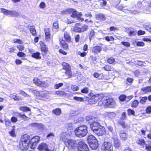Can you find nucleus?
Wrapping results in <instances>:
<instances>
[{"label": "nucleus", "mask_w": 151, "mask_h": 151, "mask_svg": "<svg viewBox=\"0 0 151 151\" xmlns=\"http://www.w3.org/2000/svg\"><path fill=\"white\" fill-rule=\"evenodd\" d=\"M9 97L11 99H13L15 101H19L22 100L21 98L19 96H17L16 93L11 94L10 95Z\"/></svg>", "instance_id": "4be33fe9"}, {"label": "nucleus", "mask_w": 151, "mask_h": 151, "mask_svg": "<svg viewBox=\"0 0 151 151\" xmlns=\"http://www.w3.org/2000/svg\"><path fill=\"white\" fill-rule=\"evenodd\" d=\"M103 151H113V146L109 142H105L102 147Z\"/></svg>", "instance_id": "423d86ee"}, {"label": "nucleus", "mask_w": 151, "mask_h": 151, "mask_svg": "<svg viewBox=\"0 0 151 151\" xmlns=\"http://www.w3.org/2000/svg\"><path fill=\"white\" fill-rule=\"evenodd\" d=\"M117 123L121 125L123 128H126L127 127V124L124 121L122 120L119 121H118Z\"/></svg>", "instance_id": "2f4dec72"}, {"label": "nucleus", "mask_w": 151, "mask_h": 151, "mask_svg": "<svg viewBox=\"0 0 151 151\" xmlns=\"http://www.w3.org/2000/svg\"><path fill=\"white\" fill-rule=\"evenodd\" d=\"M71 88L73 90L77 91L79 90V87L75 85H73L71 86Z\"/></svg>", "instance_id": "e2e57ef3"}, {"label": "nucleus", "mask_w": 151, "mask_h": 151, "mask_svg": "<svg viewBox=\"0 0 151 151\" xmlns=\"http://www.w3.org/2000/svg\"><path fill=\"white\" fill-rule=\"evenodd\" d=\"M40 53L38 52L36 53H33L31 56L33 58H35L36 59H40L41 57L40 56Z\"/></svg>", "instance_id": "7c9ffc66"}, {"label": "nucleus", "mask_w": 151, "mask_h": 151, "mask_svg": "<svg viewBox=\"0 0 151 151\" xmlns=\"http://www.w3.org/2000/svg\"><path fill=\"white\" fill-rule=\"evenodd\" d=\"M94 31L93 29H91L90 31L89 38L91 40V38L93 37L95 35Z\"/></svg>", "instance_id": "37998d69"}, {"label": "nucleus", "mask_w": 151, "mask_h": 151, "mask_svg": "<svg viewBox=\"0 0 151 151\" xmlns=\"http://www.w3.org/2000/svg\"><path fill=\"white\" fill-rule=\"evenodd\" d=\"M137 143L144 147L145 145V140L142 139H139L137 141Z\"/></svg>", "instance_id": "c9c22d12"}, {"label": "nucleus", "mask_w": 151, "mask_h": 151, "mask_svg": "<svg viewBox=\"0 0 151 151\" xmlns=\"http://www.w3.org/2000/svg\"><path fill=\"white\" fill-rule=\"evenodd\" d=\"M48 146L46 143H42L39 145L38 149L40 151L45 150L47 148H48Z\"/></svg>", "instance_id": "aec40b11"}, {"label": "nucleus", "mask_w": 151, "mask_h": 151, "mask_svg": "<svg viewBox=\"0 0 151 151\" xmlns=\"http://www.w3.org/2000/svg\"><path fill=\"white\" fill-rule=\"evenodd\" d=\"M101 126L99 123L96 122V121L90 124L91 128L93 132L96 131L98 128L100 127Z\"/></svg>", "instance_id": "ddd939ff"}, {"label": "nucleus", "mask_w": 151, "mask_h": 151, "mask_svg": "<svg viewBox=\"0 0 151 151\" xmlns=\"http://www.w3.org/2000/svg\"><path fill=\"white\" fill-rule=\"evenodd\" d=\"M19 147L21 150L23 151H26L28 149L29 144L27 142L25 143L20 141Z\"/></svg>", "instance_id": "f8f14e48"}, {"label": "nucleus", "mask_w": 151, "mask_h": 151, "mask_svg": "<svg viewBox=\"0 0 151 151\" xmlns=\"http://www.w3.org/2000/svg\"><path fill=\"white\" fill-rule=\"evenodd\" d=\"M63 83H60L58 84H55L54 85V88L56 89H58L60 87L63 86Z\"/></svg>", "instance_id": "052dcab7"}, {"label": "nucleus", "mask_w": 151, "mask_h": 151, "mask_svg": "<svg viewBox=\"0 0 151 151\" xmlns=\"http://www.w3.org/2000/svg\"><path fill=\"white\" fill-rule=\"evenodd\" d=\"M30 139L29 136L27 134H25L21 137L20 141L29 143L30 141Z\"/></svg>", "instance_id": "f3484780"}, {"label": "nucleus", "mask_w": 151, "mask_h": 151, "mask_svg": "<svg viewBox=\"0 0 151 151\" xmlns=\"http://www.w3.org/2000/svg\"><path fill=\"white\" fill-rule=\"evenodd\" d=\"M101 48V47L99 46H96L93 47L92 49V51L96 53H98L99 52Z\"/></svg>", "instance_id": "b1692460"}, {"label": "nucleus", "mask_w": 151, "mask_h": 151, "mask_svg": "<svg viewBox=\"0 0 151 151\" xmlns=\"http://www.w3.org/2000/svg\"><path fill=\"white\" fill-rule=\"evenodd\" d=\"M81 92L83 93H87L88 92V88L86 87L82 89L81 90Z\"/></svg>", "instance_id": "bf43d9fd"}, {"label": "nucleus", "mask_w": 151, "mask_h": 151, "mask_svg": "<svg viewBox=\"0 0 151 151\" xmlns=\"http://www.w3.org/2000/svg\"><path fill=\"white\" fill-rule=\"evenodd\" d=\"M145 45V43L142 42H138L137 43V45L138 46H144Z\"/></svg>", "instance_id": "338daca9"}, {"label": "nucleus", "mask_w": 151, "mask_h": 151, "mask_svg": "<svg viewBox=\"0 0 151 151\" xmlns=\"http://www.w3.org/2000/svg\"><path fill=\"white\" fill-rule=\"evenodd\" d=\"M81 29L82 32H84L88 29V26L87 25H85L82 26Z\"/></svg>", "instance_id": "13d9d810"}, {"label": "nucleus", "mask_w": 151, "mask_h": 151, "mask_svg": "<svg viewBox=\"0 0 151 151\" xmlns=\"http://www.w3.org/2000/svg\"><path fill=\"white\" fill-rule=\"evenodd\" d=\"M1 12L6 15H10L13 17H17L19 15V13L15 11H11L4 9H1Z\"/></svg>", "instance_id": "0eeeda50"}, {"label": "nucleus", "mask_w": 151, "mask_h": 151, "mask_svg": "<svg viewBox=\"0 0 151 151\" xmlns=\"http://www.w3.org/2000/svg\"><path fill=\"white\" fill-rule=\"evenodd\" d=\"M102 103V106H107L111 108H114L116 106V103L114 100L112 98H109L108 99H106L104 97L101 100ZM99 103H101L99 101Z\"/></svg>", "instance_id": "f03ea898"}, {"label": "nucleus", "mask_w": 151, "mask_h": 151, "mask_svg": "<svg viewBox=\"0 0 151 151\" xmlns=\"http://www.w3.org/2000/svg\"><path fill=\"white\" fill-rule=\"evenodd\" d=\"M142 90L145 93L151 92V86L144 87L142 88Z\"/></svg>", "instance_id": "cd10ccee"}, {"label": "nucleus", "mask_w": 151, "mask_h": 151, "mask_svg": "<svg viewBox=\"0 0 151 151\" xmlns=\"http://www.w3.org/2000/svg\"><path fill=\"white\" fill-rule=\"evenodd\" d=\"M57 22H54L53 24V29H58L59 28V25Z\"/></svg>", "instance_id": "c03bdc74"}, {"label": "nucleus", "mask_w": 151, "mask_h": 151, "mask_svg": "<svg viewBox=\"0 0 151 151\" xmlns=\"http://www.w3.org/2000/svg\"><path fill=\"white\" fill-rule=\"evenodd\" d=\"M86 121H88L90 124L96 121H97V118L91 116H86Z\"/></svg>", "instance_id": "dca6fc26"}, {"label": "nucleus", "mask_w": 151, "mask_h": 151, "mask_svg": "<svg viewBox=\"0 0 151 151\" xmlns=\"http://www.w3.org/2000/svg\"><path fill=\"white\" fill-rule=\"evenodd\" d=\"M94 132L99 136H101L105 133V129L101 126L100 127L98 128Z\"/></svg>", "instance_id": "4468645a"}, {"label": "nucleus", "mask_w": 151, "mask_h": 151, "mask_svg": "<svg viewBox=\"0 0 151 151\" xmlns=\"http://www.w3.org/2000/svg\"><path fill=\"white\" fill-rule=\"evenodd\" d=\"M46 6L44 2H41L39 5L40 7L42 9H44L46 7Z\"/></svg>", "instance_id": "69168bd1"}, {"label": "nucleus", "mask_w": 151, "mask_h": 151, "mask_svg": "<svg viewBox=\"0 0 151 151\" xmlns=\"http://www.w3.org/2000/svg\"><path fill=\"white\" fill-rule=\"evenodd\" d=\"M29 91L33 93L34 95H35L37 98L38 99V96H39L40 92H39L33 88H30L29 89Z\"/></svg>", "instance_id": "c85d7f7f"}, {"label": "nucleus", "mask_w": 151, "mask_h": 151, "mask_svg": "<svg viewBox=\"0 0 151 151\" xmlns=\"http://www.w3.org/2000/svg\"><path fill=\"white\" fill-rule=\"evenodd\" d=\"M60 42L61 44V45L65 48H66L68 47V45L67 44L65 43L64 42L63 40V39L61 40L60 39Z\"/></svg>", "instance_id": "ea45409f"}, {"label": "nucleus", "mask_w": 151, "mask_h": 151, "mask_svg": "<svg viewBox=\"0 0 151 151\" xmlns=\"http://www.w3.org/2000/svg\"><path fill=\"white\" fill-rule=\"evenodd\" d=\"M13 41L14 43H16L19 44H22L23 43L22 40L18 39H14L13 40Z\"/></svg>", "instance_id": "3c124183"}, {"label": "nucleus", "mask_w": 151, "mask_h": 151, "mask_svg": "<svg viewBox=\"0 0 151 151\" xmlns=\"http://www.w3.org/2000/svg\"><path fill=\"white\" fill-rule=\"evenodd\" d=\"M19 93L20 94L24 97H30V96L27 94L26 93L22 90H20L19 91Z\"/></svg>", "instance_id": "58836bf2"}, {"label": "nucleus", "mask_w": 151, "mask_h": 151, "mask_svg": "<svg viewBox=\"0 0 151 151\" xmlns=\"http://www.w3.org/2000/svg\"><path fill=\"white\" fill-rule=\"evenodd\" d=\"M64 37L65 40L68 42L71 40V37L69 34L67 32H65L64 34Z\"/></svg>", "instance_id": "473e14b6"}, {"label": "nucleus", "mask_w": 151, "mask_h": 151, "mask_svg": "<svg viewBox=\"0 0 151 151\" xmlns=\"http://www.w3.org/2000/svg\"><path fill=\"white\" fill-rule=\"evenodd\" d=\"M70 12L72 13L71 17L73 18H77L78 19L81 20V21L83 20V18H81L82 16V14L81 12H78L73 9H71Z\"/></svg>", "instance_id": "1a4fd4ad"}, {"label": "nucleus", "mask_w": 151, "mask_h": 151, "mask_svg": "<svg viewBox=\"0 0 151 151\" xmlns=\"http://www.w3.org/2000/svg\"><path fill=\"white\" fill-rule=\"evenodd\" d=\"M32 126L39 127L40 128H42L43 127V125L42 124H37L36 123H32L31 124Z\"/></svg>", "instance_id": "5fc2aeb1"}, {"label": "nucleus", "mask_w": 151, "mask_h": 151, "mask_svg": "<svg viewBox=\"0 0 151 151\" xmlns=\"http://www.w3.org/2000/svg\"><path fill=\"white\" fill-rule=\"evenodd\" d=\"M129 36H134L137 33L136 30L131 31L130 30L129 32Z\"/></svg>", "instance_id": "603ef678"}, {"label": "nucleus", "mask_w": 151, "mask_h": 151, "mask_svg": "<svg viewBox=\"0 0 151 151\" xmlns=\"http://www.w3.org/2000/svg\"><path fill=\"white\" fill-rule=\"evenodd\" d=\"M93 76L96 78H98L99 79H101L103 78L102 75L101 74H99L97 73H95L93 74Z\"/></svg>", "instance_id": "4c0bfd02"}, {"label": "nucleus", "mask_w": 151, "mask_h": 151, "mask_svg": "<svg viewBox=\"0 0 151 151\" xmlns=\"http://www.w3.org/2000/svg\"><path fill=\"white\" fill-rule=\"evenodd\" d=\"M114 146L115 148H118L121 145L120 142L119 140L117 138H113Z\"/></svg>", "instance_id": "5701e85b"}, {"label": "nucleus", "mask_w": 151, "mask_h": 151, "mask_svg": "<svg viewBox=\"0 0 151 151\" xmlns=\"http://www.w3.org/2000/svg\"><path fill=\"white\" fill-rule=\"evenodd\" d=\"M139 102L142 104H144L147 100V97L146 96L145 97H140Z\"/></svg>", "instance_id": "f704fd0d"}, {"label": "nucleus", "mask_w": 151, "mask_h": 151, "mask_svg": "<svg viewBox=\"0 0 151 151\" xmlns=\"http://www.w3.org/2000/svg\"><path fill=\"white\" fill-rule=\"evenodd\" d=\"M139 102L137 100H134L132 103V106L133 107H136L138 105Z\"/></svg>", "instance_id": "a19ab883"}, {"label": "nucleus", "mask_w": 151, "mask_h": 151, "mask_svg": "<svg viewBox=\"0 0 151 151\" xmlns=\"http://www.w3.org/2000/svg\"><path fill=\"white\" fill-rule=\"evenodd\" d=\"M41 50L42 51L46 52L47 51V48L46 45L44 44L42 45L41 46Z\"/></svg>", "instance_id": "09e8293b"}, {"label": "nucleus", "mask_w": 151, "mask_h": 151, "mask_svg": "<svg viewBox=\"0 0 151 151\" xmlns=\"http://www.w3.org/2000/svg\"><path fill=\"white\" fill-rule=\"evenodd\" d=\"M65 143L69 149H74L78 146V143L73 139H68L65 141Z\"/></svg>", "instance_id": "7ed1b4c3"}, {"label": "nucleus", "mask_w": 151, "mask_h": 151, "mask_svg": "<svg viewBox=\"0 0 151 151\" xmlns=\"http://www.w3.org/2000/svg\"><path fill=\"white\" fill-rule=\"evenodd\" d=\"M20 109L23 111H30V109L26 107H21L20 108Z\"/></svg>", "instance_id": "79ce46f5"}, {"label": "nucleus", "mask_w": 151, "mask_h": 151, "mask_svg": "<svg viewBox=\"0 0 151 151\" xmlns=\"http://www.w3.org/2000/svg\"><path fill=\"white\" fill-rule=\"evenodd\" d=\"M145 148L148 151H151V146L145 144Z\"/></svg>", "instance_id": "774afa93"}, {"label": "nucleus", "mask_w": 151, "mask_h": 151, "mask_svg": "<svg viewBox=\"0 0 151 151\" xmlns=\"http://www.w3.org/2000/svg\"><path fill=\"white\" fill-rule=\"evenodd\" d=\"M119 100L122 101H126V96L125 95H122L119 97Z\"/></svg>", "instance_id": "8fccbe9b"}, {"label": "nucleus", "mask_w": 151, "mask_h": 151, "mask_svg": "<svg viewBox=\"0 0 151 151\" xmlns=\"http://www.w3.org/2000/svg\"><path fill=\"white\" fill-rule=\"evenodd\" d=\"M104 69L107 71H109L111 70V67L109 65H106L104 67Z\"/></svg>", "instance_id": "0e129e2a"}, {"label": "nucleus", "mask_w": 151, "mask_h": 151, "mask_svg": "<svg viewBox=\"0 0 151 151\" xmlns=\"http://www.w3.org/2000/svg\"><path fill=\"white\" fill-rule=\"evenodd\" d=\"M78 151H88L87 145L82 141L78 143Z\"/></svg>", "instance_id": "6e6552de"}, {"label": "nucleus", "mask_w": 151, "mask_h": 151, "mask_svg": "<svg viewBox=\"0 0 151 151\" xmlns=\"http://www.w3.org/2000/svg\"><path fill=\"white\" fill-rule=\"evenodd\" d=\"M87 140L88 144L97 141L95 137L92 135H90L88 136Z\"/></svg>", "instance_id": "6ab92c4d"}, {"label": "nucleus", "mask_w": 151, "mask_h": 151, "mask_svg": "<svg viewBox=\"0 0 151 151\" xmlns=\"http://www.w3.org/2000/svg\"><path fill=\"white\" fill-rule=\"evenodd\" d=\"M87 127L83 125L77 128L75 130L76 135L79 137H82L85 136L88 133Z\"/></svg>", "instance_id": "f257e3e1"}, {"label": "nucleus", "mask_w": 151, "mask_h": 151, "mask_svg": "<svg viewBox=\"0 0 151 151\" xmlns=\"http://www.w3.org/2000/svg\"><path fill=\"white\" fill-rule=\"evenodd\" d=\"M121 43L126 47H128L130 46V43L129 42L122 41Z\"/></svg>", "instance_id": "4d7b16f0"}, {"label": "nucleus", "mask_w": 151, "mask_h": 151, "mask_svg": "<svg viewBox=\"0 0 151 151\" xmlns=\"http://www.w3.org/2000/svg\"><path fill=\"white\" fill-rule=\"evenodd\" d=\"M105 40L108 41H113L114 38L112 36H107L105 37Z\"/></svg>", "instance_id": "6e6d98bb"}, {"label": "nucleus", "mask_w": 151, "mask_h": 151, "mask_svg": "<svg viewBox=\"0 0 151 151\" xmlns=\"http://www.w3.org/2000/svg\"><path fill=\"white\" fill-rule=\"evenodd\" d=\"M55 94L59 96H63L65 94V93L64 91H56Z\"/></svg>", "instance_id": "49530a36"}, {"label": "nucleus", "mask_w": 151, "mask_h": 151, "mask_svg": "<svg viewBox=\"0 0 151 151\" xmlns=\"http://www.w3.org/2000/svg\"><path fill=\"white\" fill-rule=\"evenodd\" d=\"M40 137L38 136H36L32 138L30 141L31 142H34L37 143L39 141Z\"/></svg>", "instance_id": "72a5a7b5"}, {"label": "nucleus", "mask_w": 151, "mask_h": 151, "mask_svg": "<svg viewBox=\"0 0 151 151\" xmlns=\"http://www.w3.org/2000/svg\"><path fill=\"white\" fill-rule=\"evenodd\" d=\"M88 144L90 147L93 150L96 149L98 146L97 141Z\"/></svg>", "instance_id": "412c9836"}, {"label": "nucleus", "mask_w": 151, "mask_h": 151, "mask_svg": "<svg viewBox=\"0 0 151 151\" xmlns=\"http://www.w3.org/2000/svg\"><path fill=\"white\" fill-rule=\"evenodd\" d=\"M128 114V115H134L135 112L134 111L131 109H128L127 111Z\"/></svg>", "instance_id": "864d4df0"}, {"label": "nucleus", "mask_w": 151, "mask_h": 151, "mask_svg": "<svg viewBox=\"0 0 151 151\" xmlns=\"http://www.w3.org/2000/svg\"><path fill=\"white\" fill-rule=\"evenodd\" d=\"M52 112L56 116H59L61 113V110L60 109L57 108L52 110Z\"/></svg>", "instance_id": "a878e982"}, {"label": "nucleus", "mask_w": 151, "mask_h": 151, "mask_svg": "<svg viewBox=\"0 0 151 151\" xmlns=\"http://www.w3.org/2000/svg\"><path fill=\"white\" fill-rule=\"evenodd\" d=\"M28 144L29 146L32 149H34L37 143L34 142H31V141L30 140V142Z\"/></svg>", "instance_id": "e433bc0d"}, {"label": "nucleus", "mask_w": 151, "mask_h": 151, "mask_svg": "<svg viewBox=\"0 0 151 151\" xmlns=\"http://www.w3.org/2000/svg\"><path fill=\"white\" fill-rule=\"evenodd\" d=\"M101 95L100 94L93 95L88 100L89 104H96L98 101L101 100Z\"/></svg>", "instance_id": "39448f33"}, {"label": "nucleus", "mask_w": 151, "mask_h": 151, "mask_svg": "<svg viewBox=\"0 0 151 151\" xmlns=\"http://www.w3.org/2000/svg\"><path fill=\"white\" fill-rule=\"evenodd\" d=\"M119 135L121 139L123 140H124L127 139V135L126 133L123 131H121L120 132Z\"/></svg>", "instance_id": "393cba45"}, {"label": "nucleus", "mask_w": 151, "mask_h": 151, "mask_svg": "<svg viewBox=\"0 0 151 151\" xmlns=\"http://www.w3.org/2000/svg\"><path fill=\"white\" fill-rule=\"evenodd\" d=\"M62 65L64 70L63 72L68 76V77H71L72 76V73L70 65L68 64L65 62L63 63Z\"/></svg>", "instance_id": "20e7f679"}, {"label": "nucleus", "mask_w": 151, "mask_h": 151, "mask_svg": "<svg viewBox=\"0 0 151 151\" xmlns=\"http://www.w3.org/2000/svg\"><path fill=\"white\" fill-rule=\"evenodd\" d=\"M96 18L98 20H101L103 21L106 19V18L105 16L102 14H100L96 15Z\"/></svg>", "instance_id": "bb28decb"}, {"label": "nucleus", "mask_w": 151, "mask_h": 151, "mask_svg": "<svg viewBox=\"0 0 151 151\" xmlns=\"http://www.w3.org/2000/svg\"><path fill=\"white\" fill-rule=\"evenodd\" d=\"M17 55L19 57H25L26 54L23 52H19L17 53Z\"/></svg>", "instance_id": "680f3d73"}, {"label": "nucleus", "mask_w": 151, "mask_h": 151, "mask_svg": "<svg viewBox=\"0 0 151 151\" xmlns=\"http://www.w3.org/2000/svg\"><path fill=\"white\" fill-rule=\"evenodd\" d=\"M34 83L37 85L45 87L48 86V84L45 81H41L37 78H35L34 79Z\"/></svg>", "instance_id": "9b49d317"}, {"label": "nucleus", "mask_w": 151, "mask_h": 151, "mask_svg": "<svg viewBox=\"0 0 151 151\" xmlns=\"http://www.w3.org/2000/svg\"><path fill=\"white\" fill-rule=\"evenodd\" d=\"M48 94V93L47 92H40L39 95L38 96V99L46 101L49 98Z\"/></svg>", "instance_id": "9d476101"}, {"label": "nucleus", "mask_w": 151, "mask_h": 151, "mask_svg": "<svg viewBox=\"0 0 151 151\" xmlns=\"http://www.w3.org/2000/svg\"><path fill=\"white\" fill-rule=\"evenodd\" d=\"M105 117H108L111 119H114L116 116V114L114 112H105L104 114Z\"/></svg>", "instance_id": "2eb2a0df"}, {"label": "nucleus", "mask_w": 151, "mask_h": 151, "mask_svg": "<svg viewBox=\"0 0 151 151\" xmlns=\"http://www.w3.org/2000/svg\"><path fill=\"white\" fill-rule=\"evenodd\" d=\"M73 99L76 101H83V99L80 97L74 96L73 97Z\"/></svg>", "instance_id": "a18cd8bd"}, {"label": "nucleus", "mask_w": 151, "mask_h": 151, "mask_svg": "<svg viewBox=\"0 0 151 151\" xmlns=\"http://www.w3.org/2000/svg\"><path fill=\"white\" fill-rule=\"evenodd\" d=\"M45 40L47 41H49L50 39V34L49 29L48 28L45 29Z\"/></svg>", "instance_id": "a211bd4d"}, {"label": "nucleus", "mask_w": 151, "mask_h": 151, "mask_svg": "<svg viewBox=\"0 0 151 151\" xmlns=\"http://www.w3.org/2000/svg\"><path fill=\"white\" fill-rule=\"evenodd\" d=\"M29 29L30 33L34 36H35L36 32L35 27L34 26H30Z\"/></svg>", "instance_id": "c756f323"}, {"label": "nucleus", "mask_w": 151, "mask_h": 151, "mask_svg": "<svg viewBox=\"0 0 151 151\" xmlns=\"http://www.w3.org/2000/svg\"><path fill=\"white\" fill-rule=\"evenodd\" d=\"M115 60L114 58H109L107 60V62L110 64H112L115 61Z\"/></svg>", "instance_id": "de8ad7c7"}]
</instances>
